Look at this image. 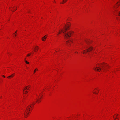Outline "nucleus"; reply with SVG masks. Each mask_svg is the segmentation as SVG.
<instances>
[{"mask_svg": "<svg viewBox=\"0 0 120 120\" xmlns=\"http://www.w3.org/2000/svg\"><path fill=\"white\" fill-rule=\"evenodd\" d=\"M70 25V23L65 25V27H64V31H62V32L64 34V38L65 39L68 38L69 37L71 36V32H66L67 30H69Z\"/></svg>", "mask_w": 120, "mask_h": 120, "instance_id": "nucleus-1", "label": "nucleus"}, {"mask_svg": "<svg viewBox=\"0 0 120 120\" xmlns=\"http://www.w3.org/2000/svg\"><path fill=\"white\" fill-rule=\"evenodd\" d=\"M108 67V66L107 64H101L99 67L96 66V67L93 68L95 71H97L100 72V71H104L106 68Z\"/></svg>", "mask_w": 120, "mask_h": 120, "instance_id": "nucleus-2", "label": "nucleus"}, {"mask_svg": "<svg viewBox=\"0 0 120 120\" xmlns=\"http://www.w3.org/2000/svg\"><path fill=\"white\" fill-rule=\"evenodd\" d=\"M31 105L28 106L26 110L24 111L25 112L24 114L25 117H27L28 116V115H29V113L28 111H30V110H31L32 107Z\"/></svg>", "mask_w": 120, "mask_h": 120, "instance_id": "nucleus-3", "label": "nucleus"}, {"mask_svg": "<svg viewBox=\"0 0 120 120\" xmlns=\"http://www.w3.org/2000/svg\"><path fill=\"white\" fill-rule=\"evenodd\" d=\"M93 49V48L92 47H90L86 50H84L83 51V53H86L87 52H90V51H91Z\"/></svg>", "mask_w": 120, "mask_h": 120, "instance_id": "nucleus-4", "label": "nucleus"}, {"mask_svg": "<svg viewBox=\"0 0 120 120\" xmlns=\"http://www.w3.org/2000/svg\"><path fill=\"white\" fill-rule=\"evenodd\" d=\"M46 35H45L44 36V37H43L42 38V40L43 41H45V39L46 38V37H45L46 36Z\"/></svg>", "mask_w": 120, "mask_h": 120, "instance_id": "nucleus-5", "label": "nucleus"}, {"mask_svg": "<svg viewBox=\"0 0 120 120\" xmlns=\"http://www.w3.org/2000/svg\"><path fill=\"white\" fill-rule=\"evenodd\" d=\"M15 74H13L10 75V76L8 77V78H11L13 76V75Z\"/></svg>", "mask_w": 120, "mask_h": 120, "instance_id": "nucleus-6", "label": "nucleus"}, {"mask_svg": "<svg viewBox=\"0 0 120 120\" xmlns=\"http://www.w3.org/2000/svg\"><path fill=\"white\" fill-rule=\"evenodd\" d=\"M27 87H28L27 86H26V87H25V90H26V89H27L28 90H30L29 89V88H30V87H29L28 88H27Z\"/></svg>", "mask_w": 120, "mask_h": 120, "instance_id": "nucleus-7", "label": "nucleus"}, {"mask_svg": "<svg viewBox=\"0 0 120 120\" xmlns=\"http://www.w3.org/2000/svg\"><path fill=\"white\" fill-rule=\"evenodd\" d=\"M120 0L118 2H117L116 3V5H118L117 6H118L119 5H120Z\"/></svg>", "mask_w": 120, "mask_h": 120, "instance_id": "nucleus-8", "label": "nucleus"}, {"mask_svg": "<svg viewBox=\"0 0 120 120\" xmlns=\"http://www.w3.org/2000/svg\"><path fill=\"white\" fill-rule=\"evenodd\" d=\"M41 101L40 100H39V99H38L36 101V102H38L39 103V102H41Z\"/></svg>", "mask_w": 120, "mask_h": 120, "instance_id": "nucleus-9", "label": "nucleus"}, {"mask_svg": "<svg viewBox=\"0 0 120 120\" xmlns=\"http://www.w3.org/2000/svg\"><path fill=\"white\" fill-rule=\"evenodd\" d=\"M24 90V89H23V91L24 92H25V93H24V94H26V93H27L28 92L27 91H25Z\"/></svg>", "mask_w": 120, "mask_h": 120, "instance_id": "nucleus-10", "label": "nucleus"}, {"mask_svg": "<svg viewBox=\"0 0 120 120\" xmlns=\"http://www.w3.org/2000/svg\"><path fill=\"white\" fill-rule=\"evenodd\" d=\"M36 70H38V69H37V68L36 69H35L34 70V73H35V72H36Z\"/></svg>", "mask_w": 120, "mask_h": 120, "instance_id": "nucleus-11", "label": "nucleus"}, {"mask_svg": "<svg viewBox=\"0 0 120 120\" xmlns=\"http://www.w3.org/2000/svg\"><path fill=\"white\" fill-rule=\"evenodd\" d=\"M25 62L27 64H29V62L27 61H26L25 60Z\"/></svg>", "mask_w": 120, "mask_h": 120, "instance_id": "nucleus-12", "label": "nucleus"}, {"mask_svg": "<svg viewBox=\"0 0 120 120\" xmlns=\"http://www.w3.org/2000/svg\"><path fill=\"white\" fill-rule=\"evenodd\" d=\"M118 15L120 16V11L117 12Z\"/></svg>", "mask_w": 120, "mask_h": 120, "instance_id": "nucleus-13", "label": "nucleus"}, {"mask_svg": "<svg viewBox=\"0 0 120 120\" xmlns=\"http://www.w3.org/2000/svg\"><path fill=\"white\" fill-rule=\"evenodd\" d=\"M116 117H114V118L115 119L116 118H117V116L118 114H116Z\"/></svg>", "mask_w": 120, "mask_h": 120, "instance_id": "nucleus-14", "label": "nucleus"}, {"mask_svg": "<svg viewBox=\"0 0 120 120\" xmlns=\"http://www.w3.org/2000/svg\"><path fill=\"white\" fill-rule=\"evenodd\" d=\"M85 41L86 42L87 44H88L89 42V41H87L85 40Z\"/></svg>", "mask_w": 120, "mask_h": 120, "instance_id": "nucleus-15", "label": "nucleus"}, {"mask_svg": "<svg viewBox=\"0 0 120 120\" xmlns=\"http://www.w3.org/2000/svg\"><path fill=\"white\" fill-rule=\"evenodd\" d=\"M64 31V30H63V31L61 30V31H59V32L58 34H60V33H61L62 32V31Z\"/></svg>", "mask_w": 120, "mask_h": 120, "instance_id": "nucleus-16", "label": "nucleus"}, {"mask_svg": "<svg viewBox=\"0 0 120 120\" xmlns=\"http://www.w3.org/2000/svg\"><path fill=\"white\" fill-rule=\"evenodd\" d=\"M65 3V1L64 0H63V2L62 3L63 4Z\"/></svg>", "mask_w": 120, "mask_h": 120, "instance_id": "nucleus-17", "label": "nucleus"}, {"mask_svg": "<svg viewBox=\"0 0 120 120\" xmlns=\"http://www.w3.org/2000/svg\"><path fill=\"white\" fill-rule=\"evenodd\" d=\"M30 54H28L27 55V56H29L30 55Z\"/></svg>", "mask_w": 120, "mask_h": 120, "instance_id": "nucleus-18", "label": "nucleus"}, {"mask_svg": "<svg viewBox=\"0 0 120 120\" xmlns=\"http://www.w3.org/2000/svg\"><path fill=\"white\" fill-rule=\"evenodd\" d=\"M93 93L94 94H98V93H96V92H95L94 93L93 92Z\"/></svg>", "mask_w": 120, "mask_h": 120, "instance_id": "nucleus-19", "label": "nucleus"}, {"mask_svg": "<svg viewBox=\"0 0 120 120\" xmlns=\"http://www.w3.org/2000/svg\"><path fill=\"white\" fill-rule=\"evenodd\" d=\"M65 0V2H67V0Z\"/></svg>", "mask_w": 120, "mask_h": 120, "instance_id": "nucleus-20", "label": "nucleus"}, {"mask_svg": "<svg viewBox=\"0 0 120 120\" xmlns=\"http://www.w3.org/2000/svg\"><path fill=\"white\" fill-rule=\"evenodd\" d=\"M17 9H15V10L14 11H12V10L13 11H15Z\"/></svg>", "mask_w": 120, "mask_h": 120, "instance_id": "nucleus-21", "label": "nucleus"}, {"mask_svg": "<svg viewBox=\"0 0 120 120\" xmlns=\"http://www.w3.org/2000/svg\"><path fill=\"white\" fill-rule=\"evenodd\" d=\"M2 76L3 77H4L5 78V76H4V75H2Z\"/></svg>", "mask_w": 120, "mask_h": 120, "instance_id": "nucleus-22", "label": "nucleus"}, {"mask_svg": "<svg viewBox=\"0 0 120 120\" xmlns=\"http://www.w3.org/2000/svg\"><path fill=\"white\" fill-rule=\"evenodd\" d=\"M67 43H69V42L68 41H67Z\"/></svg>", "mask_w": 120, "mask_h": 120, "instance_id": "nucleus-23", "label": "nucleus"}, {"mask_svg": "<svg viewBox=\"0 0 120 120\" xmlns=\"http://www.w3.org/2000/svg\"><path fill=\"white\" fill-rule=\"evenodd\" d=\"M38 48H37L36 50H37V51L38 50Z\"/></svg>", "mask_w": 120, "mask_h": 120, "instance_id": "nucleus-24", "label": "nucleus"}, {"mask_svg": "<svg viewBox=\"0 0 120 120\" xmlns=\"http://www.w3.org/2000/svg\"><path fill=\"white\" fill-rule=\"evenodd\" d=\"M77 52H75V53H77Z\"/></svg>", "mask_w": 120, "mask_h": 120, "instance_id": "nucleus-25", "label": "nucleus"}, {"mask_svg": "<svg viewBox=\"0 0 120 120\" xmlns=\"http://www.w3.org/2000/svg\"><path fill=\"white\" fill-rule=\"evenodd\" d=\"M70 41H71V42H72V41L71 40H70Z\"/></svg>", "mask_w": 120, "mask_h": 120, "instance_id": "nucleus-26", "label": "nucleus"}, {"mask_svg": "<svg viewBox=\"0 0 120 120\" xmlns=\"http://www.w3.org/2000/svg\"><path fill=\"white\" fill-rule=\"evenodd\" d=\"M26 58H25V59H26Z\"/></svg>", "mask_w": 120, "mask_h": 120, "instance_id": "nucleus-27", "label": "nucleus"}, {"mask_svg": "<svg viewBox=\"0 0 120 120\" xmlns=\"http://www.w3.org/2000/svg\"><path fill=\"white\" fill-rule=\"evenodd\" d=\"M16 32H17V31H16L15 32V33H16Z\"/></svg>", "mask_w": 120, "mask_h": 120, "instance_id": "nucleus-28", "label": "nucleus"}, {"mask_svg": "<svg viewBox=\"0 0 120 120\" xmlns=\"http://www.w3.org/2000/svg\"><path fill=\"white\" fill-rule=\"evenodd\" d=\"M15 36H16V34H15Z\"/></svg>", "mask_w": 120, "mask_h": 120, "instance_id": "nucleus-29", "label": "nucleus"}, {"mask_svg": "<svg viewBox=\"0 0 120 120\" xmlns=\"http://www.w3.org/2000/svg\"><path fill=\"white\" fill-rule=\"evenodd\" d=\"M30 86V85H29V86Z\"/></svg>", "mask_w": 120, "mask_h": 120, "instance_id": "nucleus-30", "label": "nucleus"}, {"mask_svg": "<svg viewBox=\"0 0 120 120\" xmlns=\"http://www.w3.org/2000/svg\"><path fill=\"white\" fill-rule=\"evenodd\" d=\"M58 35V34H57V35Z\"/></svg>", "mask_w": 120, "mask_h": 120, "instance_id": "nucleus-31", "label": "nucleus"}, {"mask_svg": "<svg viewBox=\"0 0 120 120\" xmlns=\"http://www.w3.org/2000/svg\"><path fill=\"white\" fill-rule=\"evenodd\" d=\"M56 52H57V51H56Z\"/></svg>", "mask_w": 120, "mask_h": 120, "instance_id": "nucleus-32", "label": "nucleus"}]
</instances>
